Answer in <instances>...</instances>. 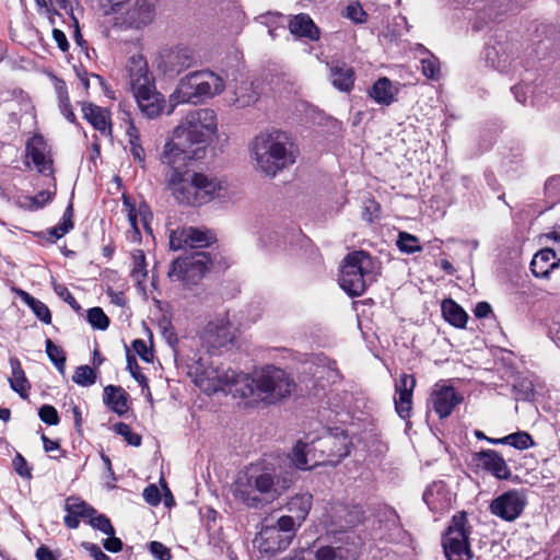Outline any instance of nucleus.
Returning <instances> with one entry per match:
<instances>
[{
  "label": "nucleus",
  "mask_w": 560,
  "mask_h": 560,
  "mask_svg": "<svg viewBox=\"0 0 560 560\" xmlns=\"http://www.w3.org/2000/svg\"><path fill=\"white\" fill-rule=\"evenodd\" d=\"M462 397L456 394L451 386H441L431 394V405L440 418L448 417L453 409L462 401Z\"/></svg>",
  "instance_id": "obj_23"
},
{
  "label": "nucleus",
  "mask_w": 560,
  "mask_h": 560,
  "mask_svg": "<svg viewBox=\"0 0 560 560\" xmlns=\"http://www.w3.org/2000/svg\"><path fill=\"white\" fill-rule=\"evenodd\" d=\"M235 337V327L226 319H218L207 325L201 339L211 348H221L232 343Z\"/></svg>",
  "instance_id": "obj_18"
},
{
  "label": "nucleus",
  "mask_w": 560,
  "mask_h": 560,
  "mask_svg": "<svg viewBox=\"0 0 560 560\" xmlns=\"http://www.w3.org/2000/svg\"><path fill=\"white\" fill-rule=\"evenodd\" d=\"M96 375L94 370L89 365H81L75 369L72 381L81 386H91L95 383Z\"/></svg>",
  "instance_id": "obj_49"
},
{
  "label": "nucleus",
  "mask_w": 560,
  "mask_h": 560,
  "mask_svg": "<svg viewBox=\"0 0 560 560\" xmlns=\"http://www.w3.org/2000/svg\"><path fill=\"white\" fill-rule=\"evenodd\" d=\"M501 442H504V444L511 445L517 450H527L534 445L532 436L524 431L509 434L502 438Z\"/></svg>",
  "instance_id": "obj_45"
},
{
  "label": "nucleus",
  "mask_w": 560,
  "mask_h": 560,
  "mask_svg": "<svg viewBox=\"0 0 560 560\" xmlns=\"http://www.w3.org/2000/svg\"><path fill=\"white\" fill-rule=\"evenodd\" d=\"M423 500L431 511L439 512L451 506V494L443 482H434L423 493Z\"/></svg>",
  "instance_id": "obj_29"
},
{
  "label": "nucleus",
  "mask_w": 560,
  "mask_h": 560,
  "mask_svg": "<svg viewBox=\"0 0 560 560\" xmlns=\"http://www.w3.org/2000/svg\"><path fill=\"white\" fill-rule=\"evenodd\" d=\"M303 523L299 522L298 518L292 515H282L280 516L276 524L271 525L283 538H287L291 544L293 538L295 537L298 528L301 527Z\"/></svg>",
  "instance_id": "obj_39"
},
{
  "label": "nucleus",
  "mask_w": 560,
  "mask_h": 560,
  "mask_svg": "<svg viewBox=\"0 0 560 560\" xmlns=\"http://www.w3.org/2000/svg\"><path fill=\"white\" fill-rule=\"evenodd\" d=\"M421 71L429 79H438L440 75V63L439 60L430 55L421 59Z\"/></svg>",
  "instance_id": "obj_54"
},
{
  "label": "nucleus",
  "mask_w": 560,
  "mask_h": 560,
  "mask_svg": "<svg viewBox=\"0 0 560 560\" xmlns=\"http://www.w3.org/2000/svg\"><path fill=\"white\" fill-rule=\"evenodd\" d=\"M173 132L192 148L203 147L208 138L217 132L215 114L209 108L191 110Z\"/></svg>",
  "instance_id": "obj_7"
},
{
  "label": "nucleus",
  "mask_w": 560,
  "mask_h": 560,
  "mask_svg": "<svg viewBox=\"0 0 560 560\" xmlns=\"http://www.w3.org/2000/svg\"><path fill=\"white\" fill-rule=\"evenodd\" d=\"M327 513L335 530L352 528L363 520V510L355 504L335 503L330 505Z\"/></svg>",
  "instance_id": "obj_16"
},
{
  "label": "nucleus",
  "mask_w": 560,
  "mask_h": 560,
  "mask_svg": "<svg viewBox=\"0 0 560 560\" xmlns=\"http://www.w3.org/2000/svg\"><path fill=\"white\" fill-rule=\"evenodd\" d=\"M88 320L93 328L105 330L109 325V318L101 307H92L88 311Z\"/></svg>",
  "instance_id": "obj_51"
},
{
  "label": "nucleus",
  "mask_w": 560,
  "mask_h": 560,
  "mask_svg": "<svg viewBox=\"0 0 560 560\" xmlns=\"http://www.w3.org/2000/svg\"><path fill=\"white\" fill-rule=\"evenodd\" d=\"M210 262L205 252H195L190 256L179 257L173 261L168 278L186 287L195 285L209 269Z\"/></svg>",
  "instance_id": "obj_9"
},
{
  "label": "nucleus",
  "mask_w": 560,
  "mask_h": 560,
  "mask_svg": "<svg viewBox=\"0 0 560 560\" xmlns=\"http://www.w3.org/2000/svg\"><path fill=\"white\" fill-rule=\"evenodd\" d=\"M83 117L104 137L112 136V128L108 122L109 113L100 106L91 103L82 105Z\"/></svg>",
  "instance_id": "obj_28"
},
{
  "label": "nucleus",
  "mask_w": 560,
  "mask_h": 560,
  "mask_svg": "<svg viewBox=\"0 0 560 560\" xmlns=\"http://www.w3.org/2000/svg\"><path fill=\"white\" fill-rule=\"evenodd\" d=\"M73 206L69 203L66 208L62 220L59 224L50 230V234L56 238H60L69 233L73 229Z\"/></svg>",
  "instance_id": "obj_44"
},
{
  "label": "nucleus",
  "mask_w": 560,
  "mask_h": 560,
  "mask_svg": "<svg viewBox=\"0 0 560 560\" xmlns=\"http://www.w3.org/2000/svg\"><path fill=\"white\" fill-rule=\"evenodd\" d=\"M289 457L291 463L302 470L325 465L323 454L318 452V439L311 442L299 441Z\"/></svg>",
  "instance_id": "obj_17"
},
{
  "label": "nucleus",
  "mask_w": 560,
  "mask_h": 560,
  "mask_svg": "<svg viewBox=\"0 0 560 560\" xmlns=\"http://www.w3.org/2000/svg\"><path fill=\"white\" fill-rule=\"evenodd\" d=\"M126 71L128 73V82L131 90L153 83L149 77L147 60L140 54H135L129 57L126 65Z\"/></svg>",
  "instance_id": "obj_24"
},
{
  "label": "nucleus",
  "mask_w": 560,
  "mask_h": 560,
  "mask_svg": "<svg viewBox=\"0 0 560 560\" xmlns=\"http://www.w3.org/2000/svg\"><path fill=\"white\" fill-rule=\"evenodd\" d=\"M65 509L68 513L83 518H89L96 513L93 508L89 506L84 501H81L78 498H68L66 500Z\"/></svg>",
  "instance_id": "obj_41"
},
{
  "label": "nucleus",
  "mask_w": 560,
  "mask_h": 560,
  "mask_svg": "<svg viewBox=\"0 0 560 560\" xmlns=\"http://www.w3.org/2000/svg\"><path fill=\"white\" fill-rule=\"evenodd\" d=\"M46 353L60 374L66 372V353L61 347L55 345L50 339L46 340Z\"/></svg>",
  "instance_id": "obj_40"
},
{
  "label": "nucleus",
  "mask_w": 560,
  "mask_h": 560,
  "mask_svg": "<svg viewBox=\"0 0 560 560\" xmlns=\"http://www.w3.org/2000/svg\"><path fill=\"white\" fill-rule=\"evenodd\" d=\"M470 529L464 512L452 517L443 538L442 545L447 560H470L472 552L468 541Z\"/></svg>",
  "instance_id": "obj_8"
},
{
  "label": "nucleus",
  "mask_w": 560,
  "mask_h": 560,
  "mask_svg": "<svg viewBox=\"0 0 560 560\" xmlns=\"http://www.w3.org/2000/svg\"><path fill=\"white\" fill-rule=\"evenodd\" d=\"M115 431L119 435L124 436L125 440L133 446H139L141 444V436L131 431L130 427L124 422H119L115 424Z\"/></svg>",
  "instance_id": "obj_58"
},
{
  "label": "nucleus",
  "mask_w": 560,
  "mask_h": 560,
  "mask_svg": "<svg viewBox=\"0 0 560 560\" xmlns=\"http://www.w3.org/2000/svg\"><path fill=\"white\" fill-rule=\"evenodd\" d=\"M231 102L240 107H247L257 102L259 93L255 89L253 82L242 81L234 90Z\"/></svg>",
  "instance_id": "obj_33"
},
{
  "label": "nucleus",
  "mask_w": 560,
  "mask_h": 560,
  "mask_svg": "<svg viewBox=\"0 0 560 560\" xmlns=\"http://www.w3.org/2000/svg\"><path fill=\"white\" fill-rule=\"evenodd\" d=\"M370 96L378 104L389 105L394 101L392 82L387 78L378 79L372 86Z\"/></svg>",
  "instance_id": "obj_38"
},
{
  "label": "nucleus",
  "mask_w": 560,
  "mask_h": 560,
  "mask_svg": "<svg viewBox=\"0 0 560 560\" xmlns=\"http://www.w3.org/2000/svg\"><path fill=\"white\" fill-rule=\"evenodd\" d=\"M155 16V0H135L117 16L116 25L124 30L141 31L151 25Z\"/></svg>",
  "instance_id": "obj_10"
},
{
  "label": "nucleus",
  "mask_w": 560,
  "mask_h": 560,
  "mask_svg": "<svg viewBox=\"0 0 560 560\" xmlns=\"http://www.w3.org/2000/svg\"><path fill=\"white\" fill-rule=\"evenodd\" d=\"M127 137L133 160L140 164H143L145 160V154L143 148L139 143V131L133 125H130L128 127Z\"/></svg>",
  "instance_id": "obj_42"
},
{
  "label": "nucleus",
  "mask_w": 560,
  "mask_h": 560,
  "mask_svg": "<svg viewBox=\"0 0 560 560\" xmlns=\"http://www.w3.org/2000/svg\"><path fill=\"white\" fill-rule=\"evenodd\" d=\"M28 306L38 319L45 324L51 323L50 311L42 301L35 299Z\"/></svg>",
  "instance_id": "obj_59"
},
{
  "label": "nucleus",
  "mask_w": 560,
  "mask_h": 560,
  "mask_svg": "<svg viewBox=\"0 0 560 560\" xmlns=\"http://www.w3.org/2000/svg\"><path fill=\"white\" fill-rule=\"evenodd\" d=\"M293 483V479L279 476L269 468L250 465L233 482V498L248 509L264 508L278 500Z\"/></svg>",
  "instance_id": "obj_1"
},
{
  "label": "nucleus",
  "mask_w": 560,
  "mask_h": 560,
  "mask_svg": "<svg viewBox=\"0 0 560 560\" xmlns=\"http://www.w3.org/2000/svg\"><path fill=\"white\" fill-rule=\"evenodd\" d=\"M233 377H235V370H233L231 368H218V378L220 381V390H229Z\"/></svg>",
  "instance_id": "obj_61"
},
{
  "label": "nucleus",
  "mask_w": 560,
  "mask_h": 560,
  "mask_svg": "<svg viewBox=\"0 0 560 560\" xmlns=\"http://www.w3.org/2000/svg\"><path fill=\"white\" fill-rule=\"evenodd\" d=\"M442 313L445 320L451 325L458 328L466 326L468 319L467 313L452 299H446L442 302Z\"/></svg>",
  "instance_id": "obj_36"
},
{
  "label": "nucleus",
  "mask_w": 560,
  "mask_h": 560,
  "mask_svg": "<svg viewBox=\"0 0 560 560\" xmlns=\"http://www.w3.org/2000/svg\"><path fill=\"white\" fill-rule=\"evenodd\" d=\"M132 348L136 353L145 362H152L153 353L150 348L147 347V343L142 339H136L132 341Z\"/></svg>",
  "instance_id": "obj_63"
},
{
  "label": "nucleus",
  "mask_w": 560,
  "mask_h": 560,
  "mask_svg": "<svg viewBox=\"0 0 560 560\" xmlns=\"http://www.w3.org/2000/svg\"><path fill=\"white\" fill-rule=\"evenodd\" d=\"M228 392L244 398L256 396L255 374L250 376L235 371V377H233Z\"/></svg>",
  "instance_id": "obj_34"
},
{
  "label": "nucleus",
  "mask_w": 560,
  "mask_h": 560,
  "mask_svg": "<svg viewBox=\"0 0 560 560\" xmlns=\"http://www.w3.org/2000/svg\"><path fill=\"white\" fill-rule=\"evenodd\" d=\"M132 93L141 113L148 118H155L162 113L164 97L156 91L153 83L143 88H137L132 90Z\"/></svg>",
  "instance_id": "obj_19"
},
{
  "label": "nucleus",
  "mask_w": 560,
  "mask_h": 560,
  "mask_svg": "<svg viewBox=\"0 0 560 560\" xmlns=\"http://www.w3.org/2000/svg\"><path fill=\"white\" fill-rule=\"evenodd\" d=\"M81 546L90 553L91 557H93L94 560H110L96 544L84 541Z\"/></svg>",
  "instance_id": "obj_64"
},
{
  "label": "nucleus",
  "mask_w": 560,
  "mask_h": 560,
  "mask_svg": "<svg viewBox=\"0 0 560 560\" xmlns=\"http://www.w3.org/2000/svg\"><path fill=\"white\" fill-rule=\"evenodd\" d=\"M415 386L416 378L408 374H402L395 385L397 393V397H395V409L401 419L410 417Z\"/></svg>",
  "instance_id": "obj_22"
},
{
  "label": "nucleus",
  "mask_w": 560,
  "mask_h": 560,
  "mask_svg": "<svg viewBox=\"0 0 560 560\" xmlns=\"http://www.w3.org/2000/svg\"><path fill=\"white\" fill-rule=\"evenodd\" d=\"M89 523L95 529L101 530L102 533L113 536L115 534L114 527L112 526L109 520L105 515H92L89 517Z\"/></svg>",
  "instance_id": "obj_57"
},
{
  "label": "nucleus",
  "mask_w": 560,
  "mask_h": 560,
  "mask_svg": "<svg viewBox=\"0 0 560 560\" xmlns=\"http://www.w3.org/2000/svg\"><path fill=\"white\" fill-rule=\"evenodd\" d=\"M350 439L345 432L327 433L318 438V452L323 454L325 464L337 465L348 456Z\"/></svg>",
  "instance_id": "obj_15"
},
{
  "label": "nucleus",
  "mask_w": 560,
  "mask_h": 560,
  "mask_svg": "<svg viewBox=\"0 0 560 560\" xmlns=\"http://www.w3.org/2000/svg\"><path fill=\"white\" fill-rule=\"evenodd\" d=\"M472 462L498 479H509L511 470L504 458L494 450H485L472 455Z\"/></svg>",
  "instance_id": "obj_20"
},
{
  "label": "nucleus",
  "mask_w": 560,
  "mask_h": 560,
  "mask_svg": "<svg viewBox=\"0 0 560 560\" xmlns=\"http://www.w3.org/2000/svg\"><path fill=\"white\" fill-rule=\"evenodd\" d=\"M188 229V247L191 248H198L207 246L210 242V236L207 235V233L195 229V228H187Z\"/></svg>",
  "instance_id": "obj_55"
},
{
  "label": "nucleus",
  "mask_w": 560,
  "mask_h": 560,
  "mask_svg": "<svg viewBox=\"0 0 560 560\" xmlns=\"http://www.w3.org/2000/svg\"><path fill=\"white\" fill-rule=\"evenodd\" d=\"M38 9H45L47 12L63 10L66 13L73 14V0H34Z\"/></svg>",
  "instance_id": "obj_47"
},
{
  "label": "nucleus",
  "mask_w": 560,
  "mask_h": 560,
  "mask_svg": "<svg viewBox=\"0 0 560 560\" xmlns=\"http://www.w3.org/2000/svg\"><path fill=\"white\" fill-rule=\"evenodd\" d=\"M188 374L202 392L212 394L220 390L218 368L211 364L209 357H194L192 362L188 365Z\"/></svg>",
  "instance_id": "obj_12"
},
{
  "label": "nucleus",
  "mask_w": 560,
  "mask_h": 560,
  "mask_svg": "<svg viewBox=\"0 0 560 560\" xmlns=\"http://www.w3.org/2000/svg\"><path fill=\"white\" fill-rule=\"evenodd\" d=\"M10 366L12 370L11 377L9 378L11 388L22 398H26L31 386L25 377V373L21 366L20 361L14 357L10 358Z\"/></svg>",
  "instance_id": "obj_37"
},
{
  "label": "nucleus",
  "mask_w": 560,
  "mask_h": 560,
  "mask_svg": "<svg viewBox=\"0 0 560 560\" xmlns=\"http://www.w3.org/2000/svg\"><path fill=\"white\" fill-rule=\"evenodd\" d=\"M373 280V260L368 253L357 250L346 256L339 283L349 295H362Z\"/></svg>",
  "instance_id": "obj_5"
},
{
  "label": "nucleus",
  "mask_w": 560,
  "mask_h": 560,
  "mask_svg": "<svg viewBox=\"0 0 560 560\" xmlns=\"http://www.w3.org/2000/svg\"><path fill=\"white\" fill-rule=\"evenodd\" d=\"M73 206L69 203L66 208L62 220L59 224L50 230V234L56 238H60L69 233L73 229Z\"/></svg>",
  "instance_id": "obj_43"
},
{
  "label": "nucleus",
  "mask_w": 560,
  "mask_h": 560,
  "mask_svg": "<svg viewBox=\"0 0 560 560\" xmlns=\"http://www.w3.org/2000/svg\"><path fill=\"white\" fill-rule=\"evenodd\" d=\"M38 416L40 420L49 425H56L59 423V416L55 407L50 405H44L39 408Z\"/></svg>",
  "instance_id": "obj_60"
},
{
  "label": "nucleus",
  "mask_w": 560,
  "mask_h": 560,
  "mask_svg": "<svg viewBox=\"0 0 560 560\" xmlns=\"http://www.w3.org/2000/svg\"><path fill=\"white\" fill-rule=\"evenodd\" d=\"M203 153L205 147L192 148L173 133V137L164 144L161 161L172 168L171 172H175L180 171L188 161L202 158Z\"/></svg>",
  "instance_id": "obj_11"
},
{
  "label": "nucleus",
  "mask_w": 560,
  "mask_h": 560,
  "mask_svg": "<svg viewBox=\"0 0 560 560\" xmlns=\"http://www.w3.org/2000/svg\"><path fill=\"white\" fill-rule=\"evenodd\" d=\"M224 89L222 78L211 71H195L180 79L170 101L180 103H199L203 97H212Z\"/></svg>",
  "instance_id": "obj_4"
},
{
  "label": "nucleus",
  "mask_w": 560,
  "mask_h": 560,
  "mask_svg": "<svg viewBox=\"0 0 560 560\" xmlns=\"http://www.w3.org/2000/svg\"><path fill=\"white\" fill-rule=\"evenodd\" d=\"M26 156L32 160L39 173L51 171V160L47 154V147L42 136H34L27 142Z\"/></svg>",
  "instance_id": "obj_26"
},
{
  "label": "nucleus",
  "mask_w": 560,
  "mask_h": 560,
  "mask_svg": "<svg viewBox=\"0 0 560 560\" xmlns=\"http://www.w3.org/2000/svg\"><path fill=\"white\" fill-rule=\"evenodd\" d=\"M398 248L406 254H413L421 252L419 240L417 236L407 232H400L397 241Z\"/></svg>",
  "instance_id": "obj_48"
},
{
  "label": "nucleus",
  "mask_w": 560,
  "mask_h": 560,
  "mask_svg": "<svg viewBox=\"0 0 560 560\" xmlns=\"http://www.w3.org/2000/svg\"><path fill=\"white\" fill-rule=\"evenodd\" d=\"M328 67L331 84L339 91L349 92L354 84L353 69L339 60H332Z\"/></svg>",
  "instance_id": "obj_27"
},
{
  "label": "nucleus",
  "mask_w": 560,
  "mask_h": 560,
  "mask_svg": "<svg viewBox=\"0 0 560 560\" xmlns=\"http://www.w3.org/2000/svg\"><path fill=\"white\" fill-rule=\"evenodd\" d=\"M167 63L171 69L180 72L195 63L194 52L186 47H177L166 55Z\"/></svg>",
  "instance_id": "obj_35"
},
{
  "label": "nucleus",
  "mask_w": 560,
  "mask_h": 560,
  "mask_svg": "<svg viewBox=\"0 0 560 560\" xmlns=\"http://www.w3.org/2000/svg\"><path fill=\"white\" fill-rule=\"evenodd\" d=\"M133 267L131 269L132 279L141 283L147 277L145 256L141 249L132 253Z\"/></svg>",
  "instance_id": "obj_46"
},
{
  "label": "nucleus",
  "mask_w": 560,
  "mask_h": 560,
  "mask_svg": "<svg viewBox=\"0 0 560 560\" xmlns=\"http://www.w3.org/2000/svg\"><path fill=\"white\" fill-rule=\"evenodd\" d=\"M170 247L179 250L188 247V229L177 228L170 233Z\"/></svg>",
  "instance_id": "obj_50"
},
{
  "label": "nucleus",
  "mask_w": 560,
  "mask_h": 560,
  "mask_svg": "<svg viewBox=\"0 0 560 560\" xmlns=\"http://www.w3.org/2000/svg\"><path fill=\"white\" fill-rule=\"evenodd\" d=\"M289 30L293 35L305 37L310 40H318L320 35L318 27L314 24L310 15L305 13L294 15L289 21Z\"/></svg>",
  "instance_id": "obj_30"
},
{
  "label": "nucleus",
  "mask_w": 560,
  "mask_h": 560,
  "mask_svg": "<svg viewBox=\"0 0 560 560\" xmlns=\"http://www.w3.org/2000/svg\"><path fill=\"white\" fill-rule=\"evenodd\" d=\"M104 402L119 416L128 410L127 393L118 386L108 385L104 389Z\"/></svg>",
  "instance_id": "obj_31"
},
{
  "label": "nucleus",
  "mask_w": 560,
  "mask_h": 560,
  "mask_svg": "<svg viewBox=\"0 0 560 560\" xmlns=\"http://www.w3.org/2000/svg\"><path fill=\"white\" fill-rule=\"evenodd\" d=\"M124 206L127 208V211H128V221H129V224H130V230L128 231V237L133 241V242H137L140 240V230L138 228V223H137V212H136V209L135 207L128 201V199L125 198L124 200Z\"/></svg>",
  "instance_id": "obj_53"
},
{
  "label": "nucleus",
  "mask_w": 560,
  "mask_h": 560,
  "mask_svg": "<svg viewBox=\"0 0 560 560\" xmlns=\"http://www.w3.org/2000/svg\"><path fill=\"white\" fill-rule=\"evenodd\" d=\"M314 560H355L359 556V545L354 540L346 546H323L313 550Z\"/></svg>",
  "instance_id": "obj_25"
},
{
  "label": "nucleus",
  "mask_w": 560,
  "mask_h": 560,
  "mask_svg": "<svg viewBox=\"0 0 560 560\" xmlns=\"http://www.w3.org/2000/svg\"><path fill=\"white\" fill-rule=\"evenodd\" d=\"M249 152L255 171L269 178L296 161L294 143L280 130L256 136L250 142Z\"/></svg>",
  "instance_id": "obj_2"
},
{
  "label": "nucleus",
  "mask_w": 560,
  "mask_h": 560,
  "mask_svg": "<svg viewBox=\"0 0 560 560\" xmlns=\"http://www.w3.org/2000/svg\"><path fill=\"white\" fill-rule=\"evenodd\" d=\"M52 199V194L50 191H39L37 195L33 197H26L24 208L28 210H37L43 208L46 203H48Z\"/></svg>",
  "instance_id": "obj_52"
},
{
  "label": "nucleus",
  "mask_w": 560,
  "mask_h": 560,
  "mask_svg": "<svg viewBox=\"0 0 560 560\" xmlns=\"http://www.w3.org/2000/svg\"><path fill=\"white\" fill-rule=\"evenodd\" d=\"M256 396L272 405L289 397L294 389L293 378L282 369L267 365L255 372Z\"/></svg>",
  "instance_id": "obj_6"
},
{
  "label": "nucleus",
  "mask_w": 560,
  "mask_h": 560,
  "mask_svg": "<svg viewBox=\"0 0 560 560\" xmlns=\"http://www.w3.org/2000/svg\"><path fill=\"white\" fill-rule=\"evenodd\" d=\"M550 236L555 244L536 253L530 262V270L537 278H548L555 272V267H560V228L553 231Z\"/></svg>",
  "instance_id": "obj_13"
},
{
  "label": "nucleus",
  "mask_w": 560,
  "mask_h": 560,
  "mask_svg": "<svg viewBox=\"0 0 560 560\" xmlns=\"http://www.w3.org/2000/svg\"><path fill=\"white\" fill-rule=\"evenodd\" d=\"M55 293L60 296L65 302H67L73 310H80V305L78 304L74 296L63 284H54Z\"/></svg>",
  "instance_id": "obj_62"
},
{
  "label": "nucleus",
  "mask_w": 560,
  "mask_h": 560,
  "mask_svg": "<svg viewBox=\"0 0 560 560\" xmlns=\"http://www.w3.org/2000/svg\"><path fill=\"white\" fill-rule=\"evenodd\" d=\"M166 189L185 206H201L220 196L223 183L201 172L175 171L166 176Z\"/></svg>",
  "instance_id": "obj_3"
},
{
  "label": "nucleus",
  "mask_w": 560,
  "mask_h": 560,
  "mask_svg": "<svg viewBox=\"0 0 560 560\" xmlns=\"http://www.w3.org/2000/svg\"><path fill=\"white\" fill-rule=\"evenodd\" d=\"M57 92H58L59 107L61 109V113L69 121L73 122L75 119V116L71 109L69 96H68L66 88L63 85H60L57 88Z\"/></svg>",
  "instance_id": "obj_56"
},
{
  "label": "nucleus",
  "mask_w": 560,
  "mask_h": 560,
  "mask_svg": "<svg viewBox=\"0 0 560 560\" xmlns=\"http://www.w3.org/2000/svg\"><path fill=\"white\" fill-rule=\"evenodd\" d=\"M313 504V497L310 493H301L292 497L287 503V510L299 522L304 523Z\"/></svg>",
  "instance_id": "obj_32"
},
{
  "label": "nucleus",
  "mask_w": 560,
  "mask_h": 560,
  "mask_svg": "<svg viewBox=\"0 0 560 560\" xmlns=\"http://www.w3.org/2000/svg\"><path fill=\"white\" fill-rule=\"evenodd\" d=\"M253 542L260 553L267 556H275L291 545L271 525L264 526Z\"/></svg>",
  "instance_id": "obj_21"
},
{
  "label": "nucleus",
  "mask_w": 560,
  "mask_h": 560,
  "mask_svg": "<svg viewBox=\"0 0 560 560\" xmlns=\"http://www.w3.org/2000/svg\"><path fill=\"white\" fill-rule=\"evenodd\" d=\"M526 505V495L520 490H510L498 498L490 504V511L493 515L512 522L516 520Z\"/></svg>",
  "instance_id": "obj_14"
}]
</instances>
